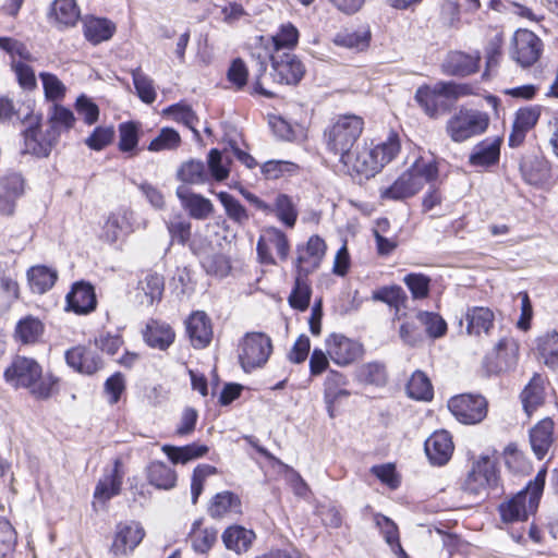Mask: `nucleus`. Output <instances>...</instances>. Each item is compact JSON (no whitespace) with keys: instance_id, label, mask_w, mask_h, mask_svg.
Segmentation results:
<instances>
[{"instance_id":"f257e3e1","label":"nucleus","mask_w":558,"mask_h":558,"mask_svg":"<svg viewBox=\"0 0 558 558\" xmlns=\"http://www.w3.org/2000/svg\"><path fill=\"white\" fill-rule=\"evenodd\" d=\"M400 151V141L396 133H390L386 141L377 145L356 146L340 160L349 174H359L366 179L374 177Z\"/></svg>"},{"instance_id":"f03ea898","label":"nucleus","mask_w":558,"mask_h":558,"mask_svg":"<svg viewBox=\"0 0 558 558\" xmlns=\"http://www.w3.org/2000/svg\"><path fill=\"white\" fill-rule=\"evenodd\" d=\"M438 168L434 160L423 157L415 162L389 186L380 190V197L389 201H403L417 194L426 183L436 180Z\"/></svg>"},{"instance_id":"7ed1b4c3","label":"nucleus","mask_w":558,"mask_h":558,"mask_svg":"<svg viewBox=\"0 0 558 558\" xmlns=\"http://www.w3.org/2000/svg\"><path fill=\"white\" fill-rule=\"evenodd\" d=\"M8 384L15 388H28L37 398H48L56 380L52 377H43L41 366L31 357L15 356L4 371Z\"/></svg>"},{"instance_id":"20e7f679","label":"nucleus","mask_w":558,"mask_h":558,"mask_svg":"<svg viewBox=\"0 0 558 558\" xmlns=\"http://www.w3.org/2000/svg\"><path fill=\"white\" fill-rule=\"evenodd\" d=\"M364 129V121L356 114L338 116L324 131L327 149L339 156L348 155Z\"/></svg>"},{"instance_id":"39448f33","label":"nucleus","mask_w":558,"mask_h":558,"mask_svg":"<svg viewBox=\"0 0 558 558\" xmlns=\"http://www.w3.org/2000/svg\"><path fill=\"white\" fill-rule=\"evenodd\" d=\"M546 473L545 468L541 469L525 489L499 506V512L504 522L525 521L530 513L536 511L544 490Z\"/></svg>"},{"instance_id":"423d86ee","label":"nucleus","mask_w":558,"mask_h":558,"mask_svg":"<svg viewBox=\"0 0 558 558\" xmlns=\"http://www.w3.org/2000/svg\"><path fill=\"white\" fill-rule=\"evenodd\" d=\"M489 124L486 112L460 108L446 123V133L456 143H462L471 137L483 134Z\"/></svg>"},{"instance_id":"0eeeda50","label":"nucleus","mask_w":558,"mask_h":558,"mask_svg":"<svg viewBox=\"0 0 558 558\" xmlns=\"http://www.w3.org/2000/svg\"><path fill=\"white\" fill-rule=\"evenodd\" d=\"M272 351L271 340L262 332L246 333L239 344V360L242 368L250 372L263 366Z\"/></svg>"},{"instance_id":"6e6552de","label":"nucleus","mask_w":558,"mask_h":558,"mask_svg":"<svg viewBox=\"0 0 558 558\" xmlns=\"http://www.w3.org/2000/svg\"><path fill=\"white\" fill-rule=\"evenodd\" d=\"M468 94L469 87L466 85L452 82H438L432 87H420L415 93V99L425 108L429 117H436L439 98L444 97L449 100H457Z\"/></svg>"},{"instance_id":"1a4fd4ad","label":"nucleus","mask_w":558,"mask_h":558,"mask_svg":"<svg viewBox=\"0 0 558 558\" xmlns=\"http://www.w3.org/2000/svg\"><path fill=\"white\" fill-rule=\"evenodd\" d=\"M498 484V476L494 463L489 458L478 459L468 473L462 489L470 496H482Z\"/></svg>"},{"instance_id":"9d476101","label":"nucleus","mask_w":558,"mask_h":558,"mask_svg":"<svg viewBox=\"0 0 558 558\" xmlns=\"http://www.w3.org/2000/svg\"><path fill=\"white\" fill-rule=\"evenodd\" d=\"M452 415L463 424H477L487 415V401L483 396L462 393L448 401Z\"/></svg>"},{"instance_id":"9b49d317","label":"nucleus","mask_w":558,"mask_h":558,"mask_svg":"<svg viewBox=\"0 0 558 558\" xmlns=\"http://www.w3.org/2000/svg\"><path fill=\"white\" fill-rule=\"evenodd\" d=\"M274 251L280 260H287L290 252L289 240L278 228H265L257 242V256L259 262L265 265H276Z\"/></svg>"},{"instance_id":"f8f14e48","label":"nucleus","mask_w":558,"mask_h":558,"mask_svg":"<svg viewBox=\"0 0 558 558\" xmlns=\"http://www.w3.org/2000/svg\"><path fill=\"white\" fill-rule=\"evenodd\" d=\"M325 345L330 360L341 367L351 365L364 354L362 343L342 333L329 335L325 340Z\"/></svg>"},{"instance_id":"ddd939ff","label":"nucleus","mask_w":558,"mask_h":558,"mask_svg":"<svg viewBox=\"0 0 558 558\" xmlns=\"http://www.w3.org/2000/svg\"><path fill=\"white\" fill-rule=\"evenodd\" d=\"M511 56L522 68L533 65L541 57L542 40L529 29H518L513 35Z\"/></svg>"},{"instance_id":"4468645a","label":"nucleus","mask_w":558,"mask_h":558,"mask_svg":"<svg viewBox=\"0 0 558 558\" xmlns=\"http://www.w3.org/2000/svg\"><path fill=\"white\" fill-rule=\"evenodd\" d=\"M274 81L280 84H298L305 73V66L293 53L282 52L270 56Z\"/></svg>"},{"instance_id":"2eb2a0df","label":"nucleus","mask_w":558,"mask_h":558,"mask_svg":"<svg viewBox=\"0 0 558 558\" xmlns=\"http://www.w3.org/2000/svg\"><path fill=\"white\" fill-rule=\"evenodd\" d=\"M145 531L137 522L119 523L116 527L110 553L116 558L129 556L143 541Z\"/></svg>"},{"instance_id":"dca6fc26","label":"nucleus","mask_w":558,"mask_h":558,"mask_svg":"<svg viewBox=\"0 0 558 558\" xmlns=\"http://www.w3.org/2000/svg\"><path fill=\"white\" fill-rule=\"evenodd\" d=\"M135 230L133 210L119 208L109 214L104 223L101 238L108 243H116Z\"/></svg>"},{"instance_id":"f3484780","label":"nucleus","mask_w":558,"mask_h":558,"mask_svg":"<svg viewBox=\"0 0 558 558\" xmlns=\"http://www.w3.org/2000/svg\"><path fill=\"white\" fill-rule=\"evenodd\" d=\"M296 253V274L308 276L319 267L326 253V243L320 236L312 235L306 244L298 246Z\"/></svg>"},{"instance_id":"a211bd4d","label":"nucleus","mask_w":558,"mask_h":558,"mask_svg":"<svg viewBox=\"0 0 558 558\" xmlns=\"http://www.w3.org/2000/svg\"><path fill=\"white\" fill-rule=\"evenodd\" d=\"M175 195L180 199L182 208L189 213L191 218L206 220L214 213L211 201L192 192L187 185H179Z\"/></svg>"},{"instance_id":"6ab92c4d","label":"nucleus","mask_w":558,"mask_h":558,"mask_svg":"<svg viewBox=\"0 0 558 558\" xmlns=\"http://www.w3.org/2000/svg\"><path fill=\"white\" fill-rule=\"evenodd\" d=\"M57 142L58 140L56 138L53 130H48L46 128V130L43 131L38 126H29L24 132L23 153L38 157H47Z\"/></svg>"},{"instance_id":"aec40b11","label":"nucleus","mask_w":558,"mask_h":558,"mask_svg":"<svg viewBox=\"0 0 558 558\" xmlns=\"http://www.w3.org/2000/svg\"><path fill=\"white\" fill-rule=\"evenodd\" d=\"M541 113V106H530L517 111L512 131L509 135V145L511 147H518L524 142L527 132L536 125Z\"/></svg>"},{"instance_id":"412c9836","label":"nucleus","mask_w":558,"mask_h":558,"mask_svg":"<svg viewBox=\"0 0 558 558\" xmlns=\"http://www.w3.org/2000/svg\"><path fill=\"white\" fill-rule=\"evenodd\" d=\"M186 333L192 345L196 349L207 347L213 339V326L205 312L192 313L185 322Z\"/></svg>"},{"instance_id":"4be33fe9","label":"nucleus","mask_w":558,"mask_h":558,"mask_svg":"<svg viewBox=\"0 0 558 558\" xmlns=\"http://www.w3.org/2000/svg\"><path fill=\"white\" fill-rule=\"evenodd\" d=\"M66 364L74 371L93 375L102 367L98 354L84 345L74 347L65 352Z\"/></svg>"},{"instance_id":"5701e85b","label":"nucleus","mask_w":558,"mask_h":558,"mask_svg":"<svg viewBox=\"0 0 558 558\" xmlns=\"http://www.w3.org/2000/svg\"><path fill=\"white\" fill-rule=\"evenodd\" d=\"M451 435L447 430H438L425 441V452L429 461L435 465L446 464L453 452Z\"/></svg>"},{"instance_id":"b1692460","label":"nucleus","mask_w":558,"mask_h":558,"mask_svg":"<svg viewBox=\"0 0 558 558\" xmlns=\"http://www.w3.org/2000/svg\"><path fill=\"white\" fill-rule=\"evenodd\" d=\"M48 16L53 26L64 29L76 25L81 17V10L76 0H54Z\"/></svg>"},{"instance_id":"393cba45","label":"nucleus","mask_w":558,"mask_h":558,"mask_svg":"<svg viewBox=\"0 0 558 558\" xmlns=\"http://www.w3.org/2000/svg\"><path fill=\"white\" fill-rule=\"evenodd\" d=\"M501 137L493 136L477 143L469 156V163L473 167L486 168L499 161Z\"/></svg>"},{"instance_id":"a878e982","label":"nucleus","mask_w":558,"mask_h":558,"mask_svg":"<svg viewBox=\"0 0 558 558\" xmlns=\"http://www.w3.org/2000/svg\"><path fill=\"white\" fill-rule=\"evenodd\" d=\"M68 308L76 314H88L96 308L94 287L86 282H76L66 295Z\"/></svg>"},{"instance_id":"bb28decb","label":"nucleus","mask_w":558,"mask_h":558,"mask_svg":"<svg viewBox=\"0 0 558 558\" xmlns=\"http://www.w3.org/2000/svg\"><path fill=\"white\" fill-rule=\"evenodd\" d=\"M123 475L121 460L116 459L113 468L98 481L94 492L95 500L105 504L117 496L121 490Z\"/></svg>"},{"instance_id":"cd10ccee","label":"nucleus","mask_w":558,"mask_h":558,"mask_svg":"<svg viewBox=\"0 0 558 558\" xmlns=\"http://www.w3.org/2000/svg\"><path fill=\"white\" fill-rule=\"evenodd\" d=\"M208 513L215 519L238 517L242 513L241 499L229 490L218 493L210 500Z\"/></svg>"},{"instance_id":"c85d7f7f","label":"nucleus","mask_w":558,"mask_h":558,"mask_svg":"<svg viewBox=\"0 0 558 558\" xmlns=\"http://www.w3.org/2000/svg\"><path fill=\"white\" fill-rule=\"evenodd\" d=\"M555 423L551 418L546 417L539 421L530 430V442L534 454L537 459H543L554 444Z\"/></svg>"},{"instance_id":"c756f323","label":"nucleus","mask_w":558,"mask_h":558,"mask_svg":"<svg viewBox=\"0 0 558 558\" xmlns=\"http://www.w3.org/2000/svg\"><path fill=\"white\" fill-rule=\"evenodd\" d=\"M218 531L211 525L205 524L203 519L192 523L187 539L195 553L206 554L216 544Z\"/></svg>"},{"instance_id":"7c9ffc66","label":"nucleus","mask_w":558,"mask_h":558,"mask_svg":"<svg viewBox=\"0 0 558 558\" xmlns=\"http://www.w3.org/2000/svg\"><path fill=\"white\" fill-rule=\"evenodd\" d=\"M145 342L159 350H166L174 341L175 333L165 322L150 319L143 331Z\"/></svg>"},{"instance_id":"2f4dec72","label":"nucleus","mask_w":558,"mask_h":558,"mask_svg":"<svg viewBox=\"0 0 558 558\" xmlns=\"http://www.w3.org/2000/svg\"><path fill=\"white\" fill-rule=\"evenodd\" d=\"M85 38L93 45L109 40L116 33V25L108 19L86 16L83 20Z\"/></svg>"},{"instance_id":"473e14b6","label":"nucleus","mask_w":558,"mask_h":558,"mask_svg":"<svg viewBox=\"0 0 558 558\" xmlns=\"http://www.w3.org/2000/svg\"><path fill=\"white\" fill-rule=\"evenodd\" d=\"M478 57L466 54L461 51L450 52L445 62L442 69L445 73L454 76H468L478 69Z\"/></svg>"},{"instance_id":"72a5a7b5","label":"nucleus","mask_w":558,"mask_h":558,"mask_svg":"<svg viewBox=\"0 0 558 558\" xmlns=\"http://www.w3.org/2000/svg\"><path fill=\"white\" fill-rule=\"evenodd\" d=\"M255 539V533L240 525L228 527L222 534L225 546L238 554L246 551Z\"/></svg>"},{"instance_id":"f704fd0d","label":"nucleus","mask_w":558,"mask_h":558,"mask_svg":"<svg viewBox=\"0 0 558 558\" xmlns=\"http://www.w3.org/2000/svg\"><path fill=\"white\" fill-rule=\"evenodd\" d=\"M177 178L183 185H202L209 182V172L202 160L190 159L180 166Z\"/></svg>"},{"instance_id":"c9c22d12","label":"nucleus","mask_w":558,"mask_h":558,"mask_svg":"<svg viewBox=\"0 0 558 558\" xmlns=\"http://www.w3.org/2000/svg\"><path fill=\"white\" fill-rule=\"evenodd\" d=\"M465 318L470 335H488L494 327V313L488 307H472L468 311Z\"/></svg>"},{"instance_id":"e433bc0d","label":"nucleus","mask_w":558,"mask_h":558,"mask_svg":"<svg viewBox=\"0 0 558 558\" xmlns=\"http://www.w3.org/2000/svg\"><path fill=\"white\" fill-rule=\"evenodd\" d=\"M57 271L46 266H33L27 271V281L31 290L35 293L43 294L50 290L56 280Z\"/></svg>"},{"instance_id":"4c0bfd02","label":"nucleus","mask_w":558,"mask_h":558,"mask_svg":"<svg viewBox=\"0 0 558 558\" xmlns=\"http://www.w3.org/2000/svg\"><path fill=\"white\" fill-rule=\"evenodd\" d=\"M147 480L158 489H171L177 482V473L163 462H151L147 468Z\"/></svg>"},{"instance_id":"58836bf2","label":"nucleus","mask_w":558,"mask_h":558,"mask_svg":"<svg viewBox=\"0 0 558 558\" xmlns=\"http://www.w3.org/2000/svg\"><path fill=\"white\" fill-rule=\"evenodd\" d=\"M525 413L530 416L544 402V379L534 375L521 393Z\"/></svg>"},{"instance_id":"ea45409f","label":"nucleus","mask_w":558,"mask_h":558,"mask_svg":"<svg viewBox=\"0 0 558 558\" xmlns=\"http://www.w3.org/2000/svg\"><path fill=\"white\" fill-rule=\"evenodd\" d=\"M162 451L167 454L172 463L185 464L189 461L204 457L208 452V447L198 444H191L183 447L165 445L162 446Z\"/></svg>"},{"instance_id":"a19ab883","label":"nucleus","mask_w":558,"mask_h":558,"mask_svg":"<svg viewBox=\"0 0 558 558\" xmlns=\"http://www.w3.org/2000/svg\"><path fill=\"white\" fill-rule=\"evenodd\" d=\"M163 114L169 116L173 121L182 123L189 128L196 140L201 138L199 132L196 129L198 118L191 106L183 102L174 104L166 108L163 110Z\"/></svg>"},{"instance_id":"79ce46f5","label":"nucleus","mask_w":558,"mask_h":558,"mask_svg":"<svg viewBox=\"0 0 558 558\" xmlns=\"http://www.w3.org/2000/svg\"><path fill=\"white\" fill-rule=\"evenodd\" d=\"M137 288L144 293V300L141 302L153 305L155 302L161 300L165 289L163 277L156 272L147 274L144 279L138 282Z\"/></svg>"},{"instance_id":"37998d69","label":"nucleus","mask_w":558,"mask_h":558,"mask_svg":"<svg viewBox=\"0 0 558 558\" xmlns=\"http://www.w3.org/2000/svg\"><path fill=\"white\" fill-rule=\"evenodd\" d=\"M372 300L375 302H383L388 306L396 310V314L404 306L407 302V294L400 286H385L373 291Z\"/></svg>"},{"instance_id":"c03bdc74","label":"nucleus","mask_w":558,"mask_h":558,"mask_svg":"<svg viewBox=\"0 0 558 558\" xmlns=\"http://www.w3.org/2000/svg\"><path fill=\"white\" fill-rule=\"evenodd\" d=\"M374 522L391 549L405 558L407 554L401 547L397 524L391 519L380 513L374 515Z\"/></svg>"},{"instance_id":"a18cd8bd","label":"nucleus","mask_w":558,"mask_h":558,"mask_svg":"<svg viewBox=\"0 0 558 558\" xmlns=\"http://www.w3.org/2000/svg\"><path fill=\"white\" fill-rule=\"evenodd\" d=\"M44 333V324L36 317L26 316L15 327V337L23 343H35Z\"/></svg>"},{"instance_id":"49530a36","label":"nucleus","mask_w":558,"mask_h":558,"mask_svg":"<svg viewBox=\"0 0 558 558\" xmlns=\"http://www.w3.org/2000/svg\"><path fill=\"white\" fill-rule=\"evenodd\" d=\"M76 119L73 112L60 105H53L51 112L49 113L48 130H53L56 138L59 140L62 130L69 131L74 126Z\"/></svg>"},{"instance_id":"de8ad7c7","label":"nucleus","mask_w":558,"mask_h":558,"mask_svg":"<svg viewBox=\"0 0 558 558\" xmlns=\"http://www.w3.org/2000/svg\"><path fill=\"white\" fill-rule=\"evenodd\" d=\"M408 395L415 400H430L433 398V386L428 377L416 371L410 378L407 386Z\"/></svg>"},{"instance_id":"09e8293b","label":"nucleus","mask_w":558,"mask_h":558,"mask_svg":"<svg viewBox=\"0 0 558 558\" xmlns=\"http://www.w3.org/2000/svg\"><path fill=\"white\" fill-rule=\"evenodd\" d=\"M131 74L140 99L145 104H153L157 97L154 81L146 75L141 68L132 70Z\"/></svg>"},{"instance_id":"8fccbe9b","label":"nucleus","mask_w":558,"mask_h":558,"mask_svg":"<svg viewBox=\"0 0 558 558\" xmlns=\"http://www.w3.org/2000/svg\"><path fill=\"white\" fill-rule=\"evenodd\" d=\"M220 203L222 204L227 216L239 225H245L250 220V215L245 207L231 194L220 192L217 194Z\"/></svg>"},{"instance_id":"3c124183","label":"nucleus","mask_w":558,"mask_h":558,"mask_svg":"<svg viewBox=\"0 0 558 558\" xmlns=\"http://www.w3.org/2000/svg\"><path fill=\"white\" fill-rule=\"evenodd\" d=\"M272 213L287 227H294L298 218V210L292 199L286 194H279L272 207Z\"/></svg>"},{"instance_id":"603ef678","label":"nucleus","mask_w":558,"mask_h":558,"mask_svg":"<svg viewBox=\"0 0 558 558\" xmlns=\"http://www.w3.org/2000/svg\"><path fill=\"white\" fill-rule=\"evenodd\" d=\"M307 276L296 274L294 288L289 296V303L293 308L305 311L311 299V288Z\"/></svg>"},{"instance_id":"864d4df0","label":"nucleus","mask_w":558,"mask_h":558,"mask_svg":"<svg viewBox=\"0 0 558 558\" xmlns=\"http://www.w3.org/2000/svg\"><path fill=\"white\" fill-rule=\"evenodd\" d=\"M538 351L547 366L558 368V332L553 331L541 337Z\"/></svg>"},{"instance_id":"5fc2aeb1","label":"nucleus","mask_w":558,"mask_h":558,"mask_svg":"<svg viewBox=\"0 0 558 558\" xmlns=\"http://www.w3.org/2000/svg\"><path fill=\"white\" fill-rule=\"evenodd\" d=\"M371 34L368 31H356V32H340L335 38L333 43L337 46L345 47L350 49L363 50L369 45Z\"/></svg>"},{"instance_id":"6e6d98bb","label":"nucleus","mask_w":558,"mask_h":558,"mask_svg":"<svg viewBox=\"0 0 558 558\" xmlns=\"http://www.w3.org/2000/svg\"><path fill=\"white\" fill-rule=\"evenodd\" d=\"M274 53H282V49H293L299 43V31L291 23L281 25L278 33L271 37Z\"/></svg>"},{"instance_id":"4d7b16f0","label":"nucleus","mask_w":558,"mask_h":558,"mask_svg":"<svg viewBox=\"0 0 558 558\" xmlns=\"http://www.w3.org/2000/svg\"><path fill=\"white\" fill-rule=\"evenodd\" d=\"M181 144L180 134L172 128H162L159 134L149 143V151L177 149Z\"/></svg>"},{"instance_id":"13d9d810","label":"nucleus","mask_w":558,"mask_h":558,"mask_svg":"<svg viewBox=\"0 0 558 558\" xmlns=\"http://www.w3.org/2000/svg\"><path fill=\"white\" fill-rule=\"evenodd\" d=\"M416 318L425 327L426 333L430 338H440L447 331V323L436 313L418 312Z\"/></svg>"},{"instance_id":"bf43d9fd","label":"nucleus","mask_w":558,"mask_h":558,"mask_svg":"<svg viewBox=\"0 0 558 558\" xmlns=\"http://www.w3.org/2000/svg\"><path fill=\"white\" fill-rule=\"evenodd\" d=\"M356 375L359 380L377 386L385 384L387 378L385 366L378 362L363 364Z\"/></svg>"},{"instance_id":"052dcab7","label":"nucleus","mask_w":558,"mask_h":558,"mask_svg":"<svg viewBox=\"0 0 558 558\" xmlns=\"http://www.w3.org/2000/svg\"><path fill=\"white\" fill-rule=\"evenodd\" d=\"M168 232L172 241L185 245L189 243L192 234V223L187 219L178 216L167 223Z\"/></svg>"},{"instance_id":"680f3d73","label":"nucleus","mask_w":558,"mask_h":558,"mask_svg":"<svg viewBox=\"0 0 558 558\" xmlns=\"http://www.w3.org/2000/svg\"><path fill=\"white\" fill-rule=\"evenodd\" d=\"M39 77L43 82L45 96L48 100L57 101L63 99L65 96L66 87L57 77V75L48 72H41Z\"/></svg>"},{"instance_id":"e2e57ef3","label":"nucleus","mask_w":558,"mask_h":558,"mask_svg":"<svg viewBox=\"0 0 558 558\" xmlns=\"http://www.w3.org/2000/svg\"><path fill=\"white\" fill-rule=\"evenodd\" d=\"M207 171L209 172V179L213 178L216 181H223L229 175L228 161L223 160L221 153L218 149H211L208 153L207 158Z\"/></svg>"},{"instance_id":"0e129e2a","label":"nucleus","mask_w":558,"mask_h":558,"mask_svg":"<svg viewBox=\"0 0 558 558\" xmlns=\"http://www.w3.org/2000/svg\"><path fill=\"white\" fill-rule=\"evenodd\" d=\"M20 296L16 280L9 276L0 277V307L8 310Z\"/></svg>"},{"instance_id":"69168bd1","label":"nucleus","mask_w":558,"mask_h":558,"mask_svg":"<svg viewBox=\"0 0 558 558\" xmlns=\"http://www.w3.org/2000/svg\"><path fill=\"white\" fill-rule=\"evenodd\" d=\"M113 136L112 126H97L84 142L90 149L101 150L112 142Z\"/></svg>"},{"instance_id":"338daca9","label":"nucleus","mask_w":558,"mask_h":558,"mask_svg":"<svg viewBox=\"0 0 558 558\" xmlns=\"http://www.w3.org/2000/svg\"><path fill=\"white\" fill-rule=\"evenodd\" d=\"M74 108L77 114L84 120L86 124L92 125L97 122L99 117V108L87 96L81 95L77 97Z\"/></svg>"},{"instance_id":"774afa93","label":"nucleus","mask_w":558,"mask_h":558,"mask_svg":"<svg viewBox=\"0 0 558 558\" xmlns=\"http://www.w3.org/2000/svg\"><path fill=\"white\" fill-rule=\"evenodd\" d=\"M119 149L132 153L138 143L137 128L134 123H123L119 128Z\"/></svg>"}]
</instances>
